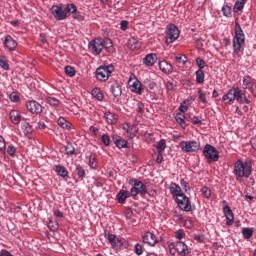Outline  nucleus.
Listing matches in <instances>:
<instances>
[{
    "mask_svg": "<svg viewBox=\"0 0 256 256\" xmlns=\"http://www.w3.org/2000/svg\"><path fill=\"white\" fill-rule=\"evenodd\" d=\"M134 253H136L138 256L143 255V245L137 243L134 246Z\"/></svg>",
    "mask_w": 256,
    "mask_h": 256,
    "instance_id": "nucleus-50",
    "label": "nucleus"
},
{
    "mask_svg": "<svg viewBox=\"0 0 256 256\" xmlns=\"http://www.w3.org/2000/svg\"><path fill=\"white\" fill-rule=\"evenodd\" d=\"M222 12L224 17H231V7H229V5H224L222 7Z\"/></svg>",
    "mask_w": 256,
    "mask_h": 256,
    "instance_id": "nucleus-52",
    "label": "nucleus"
},
{
    "mask_svg": "<svg viewBox=\"0 0 256 256\" xmlns=\"http://www.w3.org/2000/svg\"><path fill=\"white\" fill-rule=\"evenodd\" d=\"M143 65L146 67H153L157 63V54L156 53H149L147 54L143 60H142Z\"/></svg>",
    "mask_w": 256,
    "mask_h": 256,
    "instance_id": "nucleus-17",
    "label": "nucleus"
},
{
    "mask_svg": "<svg viewBox=\"0 0 256 256\" xmlns=\"http://www.w3.org/2000/svg\"><path fill=\"white\" fill-rule=\"evenodd\" d=\"M127 45L132 51H134V49H139V47H141V45L139 44V40H137V38L135 37H131L128 40Z\"/></svg>",
    "mask_w": 256,
    "mask_h": 256,
    "instance_id": "nucleus-33",
    "label": "nucleus"
},
{
    "mask_svg": "<svg viewBox=\"0 0 256 256\" xmlns=\"http://www.w3.org/2000/svg\"><path fill=\"white\" fill-rule=\"evenodd\" d=\"M168 249H169L170 255H173V256L177 255V246L175 243H170L168 245Z\"/></svg>",
    "mask_w": 256,
    "mask_h": 256,
    "instance_id": "nucleus-51",
    "label": "nucleus"
},
{
    "mask_svg": "<svg viewBox=\"0 0 256 256\" xmlns=\"http://www.w3.org/2000/svg\"><path fill=\"white\" fill-rule=\"evenodd\" d=\"M243 45H245V33L241 28V24H239V22H235V35L233 37V53H236V55L243 53Z\"/></svg>",
    "mask_w": 256,
    "mask_h": 256,
    "instance_id": "nucleus-2",
    "label": "nucleus"
},
{
    "mask_svg": "<svg viewBox=\"0 0 256 256\" xmlns=\"http://www.w3.org/2000/svg\"><path fill=\"white\" fill-rule=\"evenodd\" d=\"M131 91L137 93V95H141L143 93V86L139 80H135L132 85H130Z\"/></svg>",
    "mask_w": 256,
    "mask_h": 256,
    "instance_id": "nucleus-29",
    "label": "nucleus"
},
{
    "mask_svg": "<svg viewBox=\"0 0 256 256\" xmlns=\"http://www.w3.org/2000/svg\"><path fill=\"white\" fill-rule=\"evenodd\" d=\"M158 67L162 73H165V75H169L173 73V65L171 63L167 62V60H162L159 62Z\"/></svg>",
    "mask_w": 256,
    "mask_h": 256,
    "instance_id": "nucleus-20",
    "label": "nucleus"
},
{
    "mask_svg": "<svg viewBox=\"0 0 256 256\" xmlns=\"http://www.w3.org/2000/svg\"><path fill=\"white\" fill-rule=\"evenodd\" d=\"M3 45L8 51H15L17 49V40L13 39L11 35H6L4 38Z\"/></svg>",
    "mask_w": 256,
    "mask_h": 256,
    "instance_id": "nucleus-15",
    "label": "nucleus"
},
{
    "mask_svg": "<svg viewBox=\"0 0 256 256\" xmlns=\"http://www.w3.org/2000/svg\"><path fill=\"white\" fill-rule=\"evenodd\" d=\"M179 209L181 211H185L186 213H189L191 211V200L187 195L181 194L178 198L175 199Z\"/></svg>",
    "mask_w": 256,
    "mask_h": 256,
    "instance_id": "nucleus-10",
    "label": "nucleus"
},
{
    "mask_svg": "<svg viewBox=\"0 0 256 256\" xmlns=\"http://www.w3.org/2000/svg\"><path fill=\"white\" fill-rule=\"evenodd\" d=\"M57 123H58L59 127H61L62 129H71V125L63 117H59Z\"/></svg>",
    "mask_w": 256,
    "mask_h": 256,
    "instance_id": "nucleus-37",
    "label": "nucleus"
},
{
    "mask_svg": "<svg viewBox=\"0 0 256 256\" xmlns=\"http://www.w3.org/2000/svg\"><path fill=\"white\" fill-rule=\"evenodd\" d=\"M9 117H10V121L14 125H19V123H21V112H19V110H11Z\"/></svg>",
    "mask_w": 256,
    "mask_h": 256,
    "instance_id": "nucleus-24",
    "label": "nucleus"
},
{
    "mask_svg": "<svg viewBox=\"0 0 256 256\" xmlns=\"http://www.w3.org/2000/svg\"><path fill=\"white\" fill-rule=\"evenodd\" d=\"M203 155L209 163L219 161V152L217 151V148H215L211 144H206L205 145V147L203 149Z\"/></svg>",
    "mask_w": 256,
    "mask_h": 256,
    "instance_id": "nucleus-6",
    "label": "nucleus"
},
{
    "mask_svg": "<svg viewBox=\"0 0 256 256\" xmlns=\"http://www.w3.org/2000/svg\"><path fill=\"white\" fill-rule=\"evenodd\" d=\"M113 71H115V67L112 64L102 65L96 69V79L101 82L108 81Z\"/></svg>",
    "mask_w": 256,
    "mask_h": 256,
    "instance_id": "nucleus-4",
    "label": "nucleus"
},
{
    "mask_svg": "<svg viewBox=\"0 0 256 256\" xmlns=\"http://www.w3.org/2000/svg\"><path fill=\"white\" fill-rule=\"evenodd\" d=\"M175 59L177 63H181L182 65H185V63H187V57L184 54H178Z\"/></svg>",
    "mask_w": 256,
    "mask_h": 256,
    "instance_id": "nucleus-45",
    "label": "nucleus"
},
{
    "mask_svg": "<svg viewBox=\"0 0 256 256\" xmlns=\"http://www.w3.org/2000/svg\"><path fill=\"white\" fill-rule=\"evenodd\" d=\"M242 235L244 239H251V237H253V228H242Z\"/></svg>",
    "mask_w": 256,
    "mask_h": 256,
    "instance_id": "nucleus-39",
    "label": "nucleus"
},
{
    "mask_svg": "<svg viewBox=\"0 0 256 256\" xmlns=\"http://www.w3.org/2000/svg\"><path fill=\"white\" fill-rule=\"evenodd\" d=\"M66 11H68V17L70 13H72L73 19H79V12L77 11V6H75V4H67Z\"/></svg>",
    "mask_w": 256,
    "mask_h": 256,
    "instance_id": "nucleus-28",
    "label": "nucleus"
},
{
    "mask_svg": "<svg viewBox=\"0 0 256 256\" xmlns=\"http://www.w3.org/2000/svg\"><path fill=\"white\" fill-rule=\"evenodd\" d=\"M185 237V231H183L182 229H179L178 231H176V239H179V241H181V239H183Z\"/></svg>",
    "mask_w": 256,
    "mask_h": 256,
    "instance_id": "nucleus-61",
    "label": "nucleus"
},
{
    "mask_svg": "<svg viewBox=\"0 0 256 256\" xmlns=\"http://www.w3.org/2000/svg\"><path fill=\"white\" fill-rule=\"evenodd\" d=\"M104 47L105 44L103 43V40H101L100 38H95L91 40L88 44V48L91 51L92 55H101Z\"/></svg>",
    "mask_w": 256,
    "mask_h": 256,
    "instance_id": "nucleus-8",
    "label": "nucleus"
},
{
    "mask_svg": "<svg viewBox=\"0 0 256 256\" xmlns=\"http://www.w3.org/2000/svg\"><path fill=\"white\" fill-rule=\"evenodd\" d=\"M251 173H253V166L251 165V162H244L241 160H238L234 164V175L237 180L241 178L249 179L251 177Z\"/></svg>",
    "mask_w": 256,
    "mask_h": 256,
    "instance_id": "nucleus-1",
    "label": "nucleus"
},
{
    "mask_svg": "<svg viewBox=\"0 0 256 256\" xmlns=\"http://www.w3.org/2000/svg\"><path fill=\"white\" fill-rule=\"evenodd\" d=\"M129 185H132L130 189V193L132 197H137V195H141L145 197L147 195V184H143V182L136 178H131L129 180Z\"/></svg>",
    "mask_w": 256,
    "mask_h": 256,
    "instance_id": "nucleus-3",
    "label": "nucleus"
},
{
    "mask_svg": "<svg viewBox=\"0 0 256 256\" xmlns=\"http://www.w3.org/2000/svg\"><path fill=\"white\" fill-rule=\"evenodd\" d=\"M92 96L94 99H97V101H103V92H101V89L99 88H94L92 90Z\"/></svg>",
    "mask_w": 256,
    "mask_h": 256,
    "instance_id": "nucleus-36",
    "label": "nucleus"
},
{
    "mask_svg": "<svg viewBox=\"0 0 256 256\" xmlns=\"http://www.w3.org/2000/svg\"><path fill=\"white\" fill-rule=\"evenodd\" d=\"M190 121L194 125H202L203 124V122L197 116L190 117Z\"/></svg>",
    "mask_w": 256,
    "mask_h": 256,
    "instance_id": "nucleus-58",
    "label": "nucleus"
},
{
    "mask_svg": "<svg viewBox=\"0 0 256 256\" xmlns=\"http://www.w3.org/2000/svg\"><path fill=\"white\" fill-rule=\"evenodd\" d=\"M244 7H245V3L241 0L236 1L235 5H234V9L236 12L243 11Z\"/></svg>",
    "mask_w": 256,
    "mask_h": 256,
    "instance_id": "nucleus-47",
    "label": "nucleus"
},
{
    "mask_svg": "<svg viewBox=\"0 0 256 256\" xmlns=\"http://www.w3.org/2000/svg\"><path fill=\"white\" fill-rule=\"evenodd\" d=\"M65 151L66 155H75V147H73V144L71 143L65 145Z\"/></svg>",
    "mask_w": 256,
    "mask_h": 256,
    "instance_id": "nucleus-42",
    "label": "nucleus"
},
{
    "mask_svg": "<svg viewBox=\"0 0 256 256\" xmlns=\"http://www.w3.org/2000/svg\"><path fill=\"white\" fill-rule=\"evenodd\" d=\"M165 86L168 91H175V89H177V84H175L173 81L166 82Z\"/></svg>",
    "mask_w": 256,
    "mask_h": 256,
    "instance_id": "nucleus-55",
    "label": "nucleus"
},
{
    "mask_svg": "<svg viewBox=\"0 0 256 256\" xmlns=\"http://www.w3.org/2000/svg\"><path fill=\"white\" fill-rule=\"evenodd\" d=\"M112 139L118 149L127 148V140L122 139L120 136H113Z\"/></svg>",
    "mask_w": 256,
    "mask_h": 256,
    "instance_id": "nucleus-26",
    "label": "nucleus"
},
{
    "mask_svg": "<svg viewBox=\"0 0 256 256\" xmlns=\"http://www.w3.org/2000/svg\"><path fill=\"white\" fill-rule=\"evenodd\" d=\"M235 101H237V103H240V105L251 104V100H249V98H247V94H245V92H243V90H241V88H239V87H236Z\"/></svg>",
    "mask_w": 256,
    "mask_h": 256,
    "instance_id": "nucleus-12",
    "label": "nucleus"
},
{
    "mask_svg": "<svg viewBox=\"0 0 256 256\" xmlns=\"http://www.w3.org/2000/svg\"><path fill=\"white\" fill-rule=\"evenodd\" d=\"M64 71L68 75V77H75V68L71 66H66L64 68Z\"/></svg>",
    "mask_w": 256,
    "mask_h": 256,
    "instance_id": "nucleus-46",
    "label": "nucleus"
},
{
    "mask_svg": "<svg viewBox=\"0 0 256 256\" xmlns=\"http://www.w3.org/2000/svg\"><path fill=\"white\" fill-rule=\"evenodd\" d=\"M76 173H77L79 179H85L86 173H85V169L83 167L77 166Z\"/></svg>",
    "mask_w": 256,
    "mask_h": 256,
    "instance_id": "nucleus-44",
    "label": "nucleus"
},
{
    "mask_svg": "<svg viewBox=\"0 0 256 256\" xmlns=\"http://www.w3.org/2000/svg\"><path fill=\"white\" fill-rule=\"evenodd\" d=\"M200 144L197 141H181L180 149L184 151V153H195L200 149Z\"/></svg>",
    "mask_w": 256,
    "mask_h": 256,
    "instance_id": "nucleus-9",
    "label": "nucleus"
},
{
    "mask_svg": "<svg viewBox=\"0 0 256 256\" xmlns=\"http://www.w3.org/2000/svg\"><path fill=\"white\" fill-rule=\"evenodd\" d=\"M0 67L4 69V71H9V62L4 55H0Z\"/></svg>",
    "mask_w": 256,
    "mask_h": 256,
    "instance_id": "nucleus-38",
    "label": "nucleus"
},
{
    "mask_svg": "<svg viewBox=\"0 0 256 256\" xmlns=\"http://www.w3.org/2000/svg\"><path fill=\"white\" fill-rule=\"evenodd\" d=\"M142 241L149 245V247H155L157 245V236L153 232L148 231L142 236Z\"/></svg>",
    "mask_w": 256,
    "mask_h": 256,
    "instance_id": "nucleus-14",
    "label": "nucleus"
},
{
    "mask_svg": "<svg viewBox=\"0 0 256 256\" xmlns=\"http://www.w3.org/2000/svg\"><path fill=\"white\" fill-rule=\"evenodd\" d=\"M243 89H249L250 93L256 97V81L249 75H245L242 80Z\"/></svg>",
    "mask_w": 256,
    "mask_h": 256,
    "instance_id": "nucleus-11",
    "label": "nucleus"
},
{
    "mask_svg": "<svg viewBox=\"0 0 256 256\" xmlns=\"http://www.w3.org/2000/svg\"><path fill=\"white\" fill-rule=\"evenodd\" d=\"M237 93V87H232L228 92L222 97V101L226 105H233L235 102V97Z\"/></svg>",
    "mask_w": 256,
    "mask_h": 256,
    "instance_id": "nucleus-13",
    "label": "nucleus"
},
{
    "mask_svg": "<svg viewBox=\"0 0 256 256\" xmlns=\"http://www.w3.org/2000/svg\"><path fill=\"white\" fill-rule=\"evenodd\" d=\"M198 97L201 103H203L204 105H207V97L205 96V93H203L202 90H198Z\"/></svg>",
    "mask_w": 256,
    "mask_h": 256,
    "instance_id": "nucleus-54",
    "label": "nucleus"
},
{
    "mask_svg": "<svg viewBox=\"0 0 256 256\" xmlns=\"http://www.w3.org/2000/svg\"><path fill=\"white\" fill-rule=\"evenodd\" d=\"M99 162L97 161V155L95 153H91L89 156V167L91 169H97Z\"/></svg>",
    "mask_w": 256,
    "mask_h": 256,
    "instance_id": "nucleus-34",
    "label": "nucleus"
},
{
    "mask_svg": "<svg viewBox=\"0 0 256 256\" xmlns=\"http://www.w3.org/2000/svg\"><path fill=\"white\" fill-rule=\"evenodd\" d=\"M224 215L226 217V225H233L235 221V215H233V210L229 206H224L223 208Z\"/></svg>",
    "mask_w": 256,
    "mask_h": 256,
    "instance_id": "nucleus-19",
    "label": "nucleus"
},
{
    "mask_svg": "<svg viewBox=\"0 0 256 256\" xmlns=\"http://www.w3.org/2000/svg\"><path fill=\"white\" fill-rule=\"evenodd\" d=\"M191 104V101L189 99L184 100L180 106H179V111L180 113H185L189 109V105Z\"/></svg>",
    "mask_w": 256,
    "mask_h": 256,
    "instance_id": "nucleus-40",
    "label": "nucleus"
},
{
    "mask_svg": "<svg viewBox=\"0 0 256 256\" xmlns=\"http://www.w3.org/2000/svg\"><path fill=\"white\" fill-rule=\"evenodd\" d=\"M47 226L50 229V231H57V229H59V223L51 220L48 222Z\"/></svg>",
    "mask_w": 256,
    "mask_h": 256,
    "instance_id": "nucleus-49",
    "label": "nucleus"
},
{
    "mask_svg": "<svg viewBox=\"0 0 256 256\" xmlns=\"http://www.w3.org/2000/svg\"><path fill=\"white\" fill-rule=\"evenodd\" d=\"M196 75V83H199L200 85L202 83H205V73L203 72V70H197L195 72Z\"/></svg>",
    "mask_w": 256,
    "mask_h": 256,
    "instance_id": "nucleus-35",
    "label": "nucleus"
},
{
    "mask_svg": "<svg viewBox=\"0 0 256 256\" xmlns=\"http://www.w3.org/2000/svg\"><path fill=\"white\" fill-rule=\"evenodd\" d=\"M6 149L5 139L0 135V151L4 152Z\"/></svg>",
    "mask_w": 256,
    "mask_h": 256,
    "instance_id": "nucleus-63",
    "label": "nucleus"
},
{
    "mask_svg": "<svg viewBox=\"0 0 256 256\" xmlns=\"http://www.w3.org/2000/svg\"><path fill=\"white\" fill-rule=\"evenodd\" d=\"M26 109H28L30 113H41L43 111V106H41L39 102L33 100L26 104Z\"/></svg>",
    "mask_w": 256,
    "mask_h": 256,
    "instance_id": "nucleus-18",
    "label": "nucleus"
},
{
    "mask_svg": "<svg viewBox=\"0 0 256 256\" xmlns=\"http://www.w3.org/2000/svg\"><path fill=\"white\" fill-rule=\"evenodd\" d=\"M55 172L63 179L69 177V171H67V168L61 164L55 165Z\"/></svg>",
    "mask_w": 256,
    "mask_h": 256,
    "instance_id": "nucleus-25",
    "label": "nucleus"
},
{
    "mask_svg": "<svg viewBox=\"0 0 256 256\" xmlns=\"http://www.w3.org/2000/svg\"><path fill=\"white\" fill-rule=\"evenodd\" d=\"M46 103H49L51 107H59L61 105V101L54 96H46Z\"/></svg>",
    "mask_w": 256,
    "mask_h": 256,
    "instance_id": "nucleus-31",
    "label": "nucleus"
},
{
    "mask_svg": "<svg viewBox=\"0 0 256 256\" xmlns=\"http://www.w3.org/2000/svg\"><path fill=\"white\" fill-rule=\"evenodd\" d=\"M174 244L176 245V250H177L178 255L187 256L191 253L189 251V246H187V244H185V242L179 240Z\"/></svg>",
    "mask_w": 256,
    "mask_h": 256,
    "instance_id": "nucleus-16",
    "label": "nucleus"
},
{
    "mask_svg": "<svg viewBox=\"0 0 256 256\" xmlns=\"http://www.w3.org/2000/svg\"><path fill=\"white\" fill-rule=\"evenodd\" d=\"M111 93L113 97H121V95H123V90H121V85H119V83L112 84Z\"/></svg>",
    "mask_w": 256,
    "mask_h": 256,
    "instance_id": "nucleus-30",
    "label": "nucleus"
},
{
    "mask_svg": "<svg viewBox=\"0 0 256 256\" xmlns=\"http://www.w3.org/2000/svg\"><path fill=\"white\" fill-rule=\"evenodd\" d=\"M201 193L206 199H209V197H211V189H209L207 186L201 188Z\"/></svg>",
    "mask_w": 256,
    "mask_h": 256,
    "instance_id": "nucleus-48",
    "label": "nucleus"
},
{
    "mask_svg": "<svg viewBox=\"0 0 256 256\" xmlns=\"http://www.w3.org/2000/svg\"><path fill=\"white\" fill-rule=\"evenodd\" d=\"M51 13L56 21H65L68 17L67 7L63 9V4L53 5L51 7Z\"/></svg>",
    "mask_w": 256,
    "mask_h": 256,
    "instance_id": "nucleus-7",
    "label": "nucleus"
},
{
    "mask_svg": "<svg viewBox=\"0 0 256 256\" xmlns=\"http://www.w3.org/2000/svg\"><path fill=\"white\" fill-rule=\"evenodd\" d=\"M23 129L27 134L33 133V128L29 125V123L24 124Z\"/></svg>",
    "mask_w": 256,
    "mask_h": 256,
    "instance_id": "nucleus-62",
    "label": "nucleus"
},
{
    "mask_svg": "<svg viewBox=\"0 0 256 256\" xmlns=\"http://www.w3.org/2000/svg\"><path fill=\"white\" fill-rule=\"evenodd\" d=\"M176 123L182 127V129H186L187 123H185V114L177 113L175 116Z\"/></svg>",
    "mask_w": 256,
    "mask_h": 256,
    "instance_id": "nucleus-32",
    "label": "nucleus"
},
{
    "mask_svg": "<svg viewBox=\"0 0 256 256\" xmlns=\"http://www.w3.org/2000/svg\"><path fill=\"white\" fill-rule=\"evenodd\" d=\"M166 148H167V143L163 139L158 142L156 147L158 153H163V151H165Z\"/></svg>",
    "mask_w": 256,
    "mask_h": 256,
    "instance_id": "nucleus-41",
    "label": "nucleus"
},
{
    "mask_svg": "<svg viewBox=\"0 0 256 256\" xmlns=\"http://www.w3.org/2000/svg\"><path fill=\"white\" fill-rule=\"evenodd\" d=\"M179 35H181L179 28L175 24H169L165 31V43L167 45L175 43L179 39Z\"/></svg>",
    "mask_w": 256,
    "mask_h": 256,
    "instance_id": "nucleus-5",
    "label": "nucleus"
},
{
    "mask_svg": "<svg viewBox=\"0 0 256 256\" xmlns=\"http://www.w3.org/2000/svg\"><path fill=\"white\" fill-rule=\"evenodd\" d=\"M105 237L114 249L121 247V241L114 234H105Z\"/></svg>",
    "mask_w": 256,
    "mask_h": 256,
    "instance_id": "nucleus-23",
    "label": "nucleus"
},
{
    "mask_svg": "<svg viewBox=\"0 0 256 256\" xmlns=\"http://www.w3.org/2000/svg\"><path fill=\"white\" fill-rule=\"evenodd\" d=\"M104 118L106 120V123H108V125H115V123H117V115H115L112 112H105L104 113Z\"/></svg>",
    "mask_w": 256,
    "mask_h": 256,
    "instance_id": "nucleus-27",
    "label": "nucleus"
},
{
    "mask_svg": "<svg viewBox=\"0 0 256 256\" xmlns=\"http://www.w3.org/2000/svg\"><path fill=\"white\" fill-rule=\"evenodd\" d=\"M128 27H129V22H128V21L122 20V21L120 22V29H121L122 31H127Z\"/></svg>",
    "mask_w": 256,
    "mask_h": 256,
    "instance_id": "nucleus-60",
    "label": "nucleus"
},
{
    "mask_svg": "<svg viewBox=\"0 0 256 256\" xmlns=\"http://www.w3.org/2000/svg\"><path fill=\"white\" fill-rule=\"evenodd\" d=\"M17 152V149H15V146L10 145L7 148V153L10 155V157H15V153Z\"/></svg>",
    "mask_w": 256,
    "mask_h": 256,
    "instance_id": "nucleus-57",
    "label": "nucleus"
},
{
    "mask_svg": "<svg viewBox=\"0 0 256 256\" xmlns=\"http://www.w3.org/2000/svg\"><path fill=\"white\" fill-rule=\"evenodd\" d=\"M105 49H108L110 51V49H113V42L111 41V39H106L105 40Z\"/></svg>",
    "mask_w": 256,
    "mask_h": 256,
    "instance_id": "nucleus-64",
    "label": "nucleus"
},
{
    "mask_svg": "<svg viewBox=\"0 0 256 256\" xmlns=\"http://www.w3.org/2000/svg\"><path fill=\"white\" fill-rule=\"evenodd\" d=\"M10 101H12L13 103H19V94H17V92H12L9 96Z\"/></svg>",
    "mask_w": 256,
    "mask_h": 256,
    "instance_id": "nucleus-56",
    "label": "nucleus"
},
{
    "mask_svg": "<svg viewBox=\"0 0 256 256\" xmlns=\"http://www.w3.org/2000/svg\"><path fill=\"white\" fill-rule=\"evenodd\" d=\"M129 197H131V192L127 191V190H120L118 192V194L116 195V199L118 201V203H120V205H123V203H125V201H127V199H129Z\"/></svg>",
    "mask_w": 256,
    "mask_h": 256,
    "instance_id": "nucleus-22",
    "label": "nucleus"
},
{
    "mask_svg": "<svg viewBox=\"0 0 256 256\" xmlns=\"http://www.w3.org/2000/svg\"><path fill=\"white\" fill-rule=\"evenodd\" d=\"M196 65L199 68L198 71H203V69H205V60H203L201 58H196Z\"/></svg>",
    "mask_w": 256,
    "mask_h": 256,
    "instance_id": "nucleus-53",
    "label": "nucleus"
},
{
    "mask_svg": "<svg viewBox=\"0 0 256 256\" xmlns=\"http://www.w3.org/2000/svg\"><path fill=\"white\" fill-rule=\"evenodd\" d=\"M101 141L105 147H109V145H111V138L107 134H103L101 136Z\"/></svg>",
    "mask_w": 256,
    "mask_h": 256,
    "instance_id": "nucleus-43",
    "label": "nucleus"
},
{
    "mask_svg": "<svg viewBox=\"0 0 256 256\" xmlns=\"http://www.w3.org/2000/svg\"><path fill=\"white\" fill-rule=\"evenodd\" d=\"M180 185H181V187H183L185 193H187V191H189V183L187 181H185V179L180 180Z\"/></svg>",
    "mask_w": 256,
    "mask_h": 256,
    "instance_id": "nucleus-59",
    "label": "nucleus"
},
{
    "mask_svg": "<svg viewBox=\"0 0 256 256\" xmlns=\"http://www.w3.org/2000/svg\"><path fill=\"white\" fill-rule=\"evenodd\" d=\"M170 193L172 197H175V199L179 198V196L183 195V191L181 190V186H179L177 183L172 182L170 184Z\"/></svg>",
    "mask_w": 256,
    "mask_h": 256,
    "instance_id": "nucleus-21",
    "label": "nucleus"
}]
</instances>
